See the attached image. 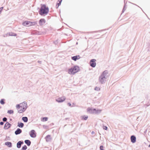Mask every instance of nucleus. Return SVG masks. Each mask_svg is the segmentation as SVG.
<instances>
[{"mask_svg":"<svg viewBox=\"0 0 150 150\" xmlns=\"http://www.w3.org/2000/svg\"><path fill=\"white\" fill-rule=\"evenodd\" d=\"M49 8L45 4L42 5L39 11V14L41 16L47 15L49 12Z\"/></svg>","mask_w":150,"mask_h":150,"instance_id":"1","label":"nucleus"},{"mask_svg":"<svg viewBox=\"0 0 150 150\" xmlns=\"http://www.w3.org/2000/svg\"><path fill=\"white\" fill-rule=\"evenodd\" d=\"M96 60L93 59H91L89 62L90 66L93 68L95 67L96 65Z\"/></svg>","mask_w":150,"mask_h":150,"instance_id":"2","label":"nucleus"},{"mask_svg":"<svg viewBox=\"0 0 150 150\" xmlns=\"http://www.w3.org/2000/svg\"><path fill=\"white\" fill-rule=\"evenodd\" d=\"M106 79V77H104L100 75L99 78V82L101 84H104L105 83L106 80L105 79Z\"/></svg>","mask_w":150,"mask_h":150,"instance_id":"3","label":"nucleus"},{"mask_svg":"<svg viewBox=\"0 0 150 150\" xmlns=\"http://www.w3.org/2000/svg\"><path fill=\"white\" fill-rule=\"evenodd\" d=\"M68 73L74 75L75 74V65L69 69Z\"/></svg>","mask_w":150,"mask_h":150,"instance_id":"4","label":"nucleus"},{"mask_svg":"<svg viewBox=\"0 0 150 150\" xmlns=\"http://www.w3.org/2000/svg\"><path fill=\"white\" fill-rule=\"evenodd\" d=\"M95 108L89 107L87 109V112L91 114H94Z\"/></svg>","mask_w":150,"mask_h":150,"instance_id":"5","label":"nucleus"},{"mask_svg":"<svg viewBox=\"0 0 150 150\" xmlns=\"http://www.w3.org/2000/svg\"><path fill=\"white\" fill-rule=\"evenodd\" d=\"M65 100V97H62L56 99V101L59 103H60L63 102Z\"/></svg>","mask_w":150,"mask_h":150,"instance_id":"6","label":"nucleus"},{"mask_svg":"<svg viewBox=\"0 0 150 150\" xmlns=\"http://www.w3.org/2000/svg\"><path fill=\"white\" fill-rule=\"evenodd\" d=\"M131 142L132 143H134L136 142V137L135 135H132L130 137Z\"/></svg>","mask_w":150,"mask_h":150,"instance_id":"7","label":"nucleus"},{"mask_svg":"<svg viewBox=\"0 0 150 150\" xmlns=\"http://www.w3.org/2000/svg\"><path fill=\"white\" fill-rule=\"evenodd\" d=\"M30 135L32 137H36V135L35 130H31L30 133Z\"/></svg>","mask_w":150,"mask_h":150,"instance_id":"8","label":"nucleus"},{"mask_svg":"<svg viewBox=\"0 0 150 150\" xmlns=\"http://www.w3.org/2000/svg\"><path fill=\"white\" fill-rule=\"evenodd\" d=\"M21 105V108H24L26 110L27 108V103L25 102H24L23 103H20Z\"/></svg>","mask_w":150,"mask_h":150,"instance_id":"9","label":"nucleus"},{"mask_svg":"<svg viewBox=\"0 0 150 150\" xmlns=\"http://www.w3.org/2000/svg\"><path fill=\"white\" fill-rule=\"evenodd\" d=\"M38 22L39 25H40L41 26L43 25L45 23L46 21L44 18H41L40 20Z\"/></svg>","mask_w":150,"mask_h":150,"instance_id":"10","label":"nucleus"},{"mask_svg":"<svg viewBox=\"0 0 150 150\" xmlns=\"http://www.w3.org/2000/svg\"><path fill=\"white\" fill-rule=\"evenodd\" d=\"M11 125L8 122H7L4 125V129H8L11 126Z\"/></svg>","mask_w":150,"mask_h":150,"instance_id":"11","label":"nucleus"},{"mask_svg":"<svg viewBox=\"0 0 150 150\" xmlns=\"http://www.w3.org/2000/svg\"><path fill=\"white\" fill-rule=\"evenodd\" d=\"M102 110L100 109L95 108L94 114L98 115L100 114L102 111Z\"/></svg>","mask_w":150,"mask_h":150,"instance_id":"12","label":"nucleus"},{"mask_svg":"<svg viewBox=\"0 0 150 150\" xmlns=\"http://www.w3.org/2000/svg\"><path fill=\"white\" fill-rule=\"evenodd\" d=\"M24 143L23 141H19L17 143V147L19 149L21 147V145Z\"/></svg>","mask_w":150,"mask_h":150,"instance_id":"13","label":"nucleus"},{"mask_svg":"<svg viewBox=\"0 0 150 150\" xmlns=\"http://www.w3.org/2000/svg\"><path fill=\"white\" fill-rule=\"evenodd\" d=\"M22 130L18 128H17L15 132V134L16 135H17L20 134L22 133Z\"/></svg>","mask_w":150,"mask_h":150,"instance_id":"14","label":"nucleus"},{"mask_svg":"<svg viewBox=\"0 0 150 150\" xmlns=\"http://www.w3.org/2000/svg\"><path fill=\"white\" fill-rule=\"evenodd\" d=\"M81 119L83 120H86L88 118V116L87 115H83L80 117Z\"/></svg>","mask_w":150,"mask_h":150,"instance_id":"15","label":"nucleus"},{"mask_svg":"<svg viewBox=\"0 0 150 150\" xmlns=\"http://www.w3.org/2000/svg\"><path fill=\"white\" fill-rule=\"evenodd\" d=\"M30 21H25L23 22L22 24L24 26H30Z\"/></svg>","mask_w":150,"mask_h":150,"instance_id":"16","label":"nucleus"},{"mask_svg":"<svg viewBox=\"0 0 150 150\" xmlns=\"http://www.w3.org/2000/svg\"><path fill=\"white\" fill-rule=\"evenodd\" d=\"M124 5L123 6V8L122 10V11L121 15L122 14V13H123L124 12V11H125V10H126V6H127V5H126L127 2L126 3L125 2V0H124Z\"/></svg>","mask_w":150,"mask_h":150,"instance_id":"17","label":"nucleus"},{"mask_svg":"<svg viewBox=\"0 0 150 150\" xmlns=\"http://www.w3.org/2000/svg\"><path fill=\"white\" fill-rule=\"evenodd\" d=\"M108 74V71L107 70H105L100 75L104 77H106V76Z\"/></svg>","mask_w":150,"mask_h":150,"instance_id":"18","label":"nucleus"},{"mask_svg":"<svg viewBox=\"0 0 150 150\" xmlns=\"http://www.w3.org/2000/svg\"><path fill=\"white\" fill-rule=\"evenodd\" d=\"M45 138L47 142H49L51 141L50 135H47Z\"/></svg>","mask_w":150,"mask_h":150,"instance_id":"19","label":"nucleus"},{"mask_svg":"<svg viewBox=\"0 0 150 150\" xmlns=\"http://www.w3.org/2000/svg\"><path fill=\"white\" fill-rule=\"evenodd\" d=\"M5 145L9 147H11L12 146V143L11 142H7L5 143Z\"/></svg>","mask_w":150,"mask_h":150,"instance_id":"20","label":"nucleus"},{"mask_svg":"<svg viewBox=\"0 0 150 150\" xmlns=\"http://www.w3.org/2000/svg\"><path fill=\"white\" fill-rule=\"evenodd\" d=\"M24 142L25 144H26L28 146H30L31 143V141L28 139L25 140L24 141Z\"/></svg>","mask_w":150,"mask_h":150,"instance_id":"21","label":"nucleus"},{"mask_svg":"<svg viewBox=\"0 0 150 150\" xmlns=\"http://www.w3.org/2000/svg\"><path fill=\"white\" fill-rule=\"evenodd\" d=\"M24 125V124L22 122H18V125L17 126L18 127L20 128H23V127Z\"/></svg>","mask_w":150,"mask_h":150,"instance_id":"22","label":"nucleus"},{"mask_svg":"<svg viewBox=\"0 0 150 150\" xmlns=\"http://www.w3.org/2000/svg\"><path fill=\"white\" fill-rule=\"evenodd\" d=\"M32 33L33 34L35 35H39L40 34V32L35 30L33 31L32 32Z\"/></svg>","mask_w":150,"mask_h":150,"instance_id":"23","label":"nucleus"},{"mask_svg":"<svg viewBox=\"0 0 150 150\" xmlns=\"http://www.w3.org/2000/svg\"><path fill=\"white\" fill-rule=\"evenodd\" d=\"M22 120L25 122H27L28 121V118L26 117H23L22 118Z\"/></svg>","mask_w":150,"mask_h":150,"instance_id":"24","label":"nucleus"},{"mask_svg":"<svg viewBox=\"0 0 150 150\" xmlns=\"http://www.w3.org/2000/svg\"><path fill=\"white\" fill-rule=\"evenodd\" d=\"M30 26H32V25H36L37 24V21H35V22H30Z\"/></svg>","mask_w":150,"mask_h":150,"instance_id":"25","label":"nucleus"},{"mask_svg":"<svg viewBox=\"0 0 150 150\" xmlns=\"http://www.w3.org/2000/svg\"><path fill=\"white\" fill-rule=\"evenodd\" d=\"M80 70V69L79 67L77 65H76V73L79 71Z\"/></svg>","mask_w":150,"mask_h":150,"instance_id":"26","label":"nucleus"},{"mask_svg":"<svg viewBox=\"0 0 150 150\" xmlns=\"http://www.w3.org/2000/svg\"><path fill=\"white\" fill-rule=\"evenodd\" d=\"M26 110L25 109L23 108L22 109H20L18 110V112L19 113H21L24 112Z\"/></svg>","mask_w":150,"mask_h":150,"instance_id":"27","label":"nucleus"},{"mask_svg":"<svg viewBox=\"0 0 150 150\" xmlns=\"http://www.w3.org/2000/svg\"><path fill=\"white\" fill-rule=\"evenodd\" d=\"M5 99H2L0 101V103L2 105H4L5 103Z\"/></svg>","mask_w":150,"mask_h":150,"instance_id":"28","label":"nucleus"},{"mask_svg":"<svg viewBox=\"0 0 150 150\" xmlns=\"http://www.w3.org/2000/svg\"><path fill=\"white\" fill-rule=\"evenodd\" d=\"M94 89L95 91H99L100 90V88L99 87L96 86L95 87Z\"/></svg>","mask_w":150,"mask_h":150,"instance_id":"29","label":"nucleus"},{"mask_svg":"<svg viewBox=\"0 0 150 150\" xmlns=\"http://www.w3.org/2000/svg\"><path fill=\"white\" fill-rule=\"evenodd\" d=\"M7 113L9 114H13V110H9L7 111Z\"/></svg>","mask_w":150,"mask_h":150,"instance_id":"30","label":"nucleus"},{"mask_svg":"<svg viewBox=\"0 0 150 150\" xmlns=\"http://www.w3.org/2000/svg\"><path fill=\"white\" fill-rule=\"evenodd\" d=\"M9 35L11 36H16V34L12 33H9Z\"/></svg>","mask_w":150,"mask_h":150,"instance_id":"31","label":"nucleus"},{"mask_svg":"<svg viewBox=\"0 0 150 150\" xmlns=\"http://www.w3.org/2000/svg\"><path fill=\"white\" fill-rule=\"evenodd\" d=\"M67 105L71 107H73L74 106V103H73L71 105V103H67Z\"/></svg>","mask_w":150,"mask_h":150,"instance_id":"32","label":"nucleus"},{"mask_svg":"<svg viewBox=\"0 0 150 150\" xmlns=\"http://www.w3.org/2000/svg\"><path fill=\"white\" fill-rule=\"evenodd\" d=\"M27 148V147L26 145H24L22 148V150H26Z\"/></svg>","mask_w":150,"mask_h":150,"instance_id":"33","label":"nucleus"},{"mask_svg":"<svg viewBox=\"0 0 150 150\" xmlns=\"http://www.w3.org/2000/svg\"><path fill=\"white\" fill-rule=\"evenodd\" d=\"M81 58L80 56L79 55H76V61L77 60Z\"/></svg>","mask_w":150,"mask_h":150,"instance_id":"34","label":"nucleus"},{"mask_svg":"<svg viewBox=\"0 0 150 150\" xmlns=\"http://www.w3.org/2000/svg\"><path fill=\"white\" fill-rule=\"evenodd\" d=\"M104 146L103 145H100V150H105L104 149Z\"/></svg>","mask_w":150,"mask_h":150,"instance_id":"35","label":"nucleus"},{"mask_svg":"<svg viewBox=\"0 0 150 150\" xmlns=\"http://www.w3.org/2000/svg\"><path fill=\"white\" fill-rule=\"evenodd\" d=\"M48 118L47 117H44L43 118V121H46L47 120Z\"/></svg>","mask_w":150,"mask_h":150,"instance_id":"36","label":"nucleus"},{"mask_svg":"<svg viewBox=\"0 0 150 150\" xmlns=\"http://www.w3.org/2000/svg\"><path fill=\"white\" fill-rule=\"evenodd\" d=\"M16 108L18 109L20 108L21 107L20 103L19 104H17L16 105Z\"/></svg>","mask_w":150,"mask_h":150,"instance_id":"37","label":"nucleus"},{"mask_svg":"<svg viewBox=\"0 0 150 150\" xmlns=\"http://www.w3.org/2000/svg\"><path fill=\"white\" fill-rule=\"evenodd\" d=\"M103 128L104 130H107L108 129V127L106 126L103 125Z\"/></svg>","mask_w":150,"mask_h":150,"instance_id":"38","label":"nucleus"},{"mask_svg":"<svg viewBox=\"0 0 150 150\" xmlns=\"http://www.w3.org/2000/svg\"><path fill=\"white\" fill-rule=\"evenodd\" d=\"M7 120V119L6 117H4L2 119V120L4 122H6Z\"/></svg>","mask_w":150,"mask_h":150,"instance_id":"39","label":"nucleus"},{"mask_svg":"<svg viewBox=\"0 0 150 150\" xmlns=\"http://www.w3.org/2000/svg\"><path fill=\"white\" fill-rule=\"evenodd\" d=\"M61 2H59V3H57L56 5V6H57V5H58V6H59L61 4Z\"/></svg>","mask_w":150,"mask_h":150,"instance_id":"40","label":"nucleus"},{"mask_svg":"<svg viewBox=\"0 0 150 150\" xmlns=\"http://www.w3.org/2000/svg\"><path fill=\"white\" fill-rule=\"evenodd\" d=\"M3 9V7H2L0 8V14H1L2 11Z\"/></svg>","mask_w":150,"mask_h":150,"instance_id":"41","label":"nucleus"},{"mask_svg":"<svg viewBox=\"0 0 150 150\" xmlns=\"http://www.w3.org/2000/svg\"><path fill=\"white\" fill-rule=\"evenodd\" d=\"M72 59L75 61V56L71 57Z\"/></svg>","mask_w":150,"mask_h":150,"instance_id":"42","label":"nucleus"},{"mask_svg":"<svg viewBox=\"0 0 150 150\" xmlns=\"http://www.w3.org/2000/svg\"><path fill=\"white\" fill-rule=\"evenodd\" d=\"M4 122H0V125H4Z\"/></svg>","mask_w":150,"mask_h":150,"instance_id":"43","label":"nucleus"},{"mask_svg":"<svg viewBox=\"0 0 150 150\" xmlns=\"http://www.w3.org/2000/svg\"><path fill=\"white\" fill-rule=\"evenodd\" d=\"M54 44H56L57 43V40H56V41H54Z\"/></svg>","mask_w":150,"mask_h":150,"instance_id":"44","label":"nucleus"},{"mask_svg":"<svg viewBox=\"0 0 150 150\" xmlns=\"http://www.w3.org/2000/svg\"><path fill=\"white\" fill-rule=\"evenodd\" d=\"M91 134H95V132L93 131H92V132H91Z\"/></svg>","mask_w":150,"mask_h":150,"instance_id":"45","label":"nucleus"},{"mask_svg":"<svg viewBox=\"0 0 150 150\" xmlns=\"http://www.w3.org/2000/svg\"><path fill=\"white\" fill-rule=\"evenodd\" d=\"M62 0H58V1H59V2H61V3L62 2Z\"/></svg>","mask_w":150,"mask_h":150,"instance_id":"46","label":"nucleus"},{"mask_svg":"<svg viewBox=\"0 0 150 150\" xmlns=\"http://www.w3.org/2000/svg\"><path fill=\"white\" fill-rule=\"evenodd\" d=\"M38 63H40L41 62V61L39 60V61H38Z\"/></svg>","mask_w":150,"mask_h":150,"instance_id":"47","label":"nucleus"},{"mask_svg":"<svg viewBox=\"0 0 150 150\" xmlns=\"http://www.w3.org/2000/svg\"><path fill=\"white\" fill-rule=\"evenodd\" d=\"M149 50H150V43L149 46Z\"/></svg>","mask_w":150,"mask_h":150,"instance_id":"48","label":"nucleus"},{"mask_svg":"<svg viewBox=\"0 0 150 150\" xmlns=\"http://www.w3.org/2000/svg\"><path fill=\"white\" fill-rule=\"evenodd\" d=\"M147 131V130H146L144 132V133H146Z\"/></svg>","mask_w":150,"mask_h":150,"instance_id":"49","label":"nucleus"},{"mask_svg":"<svg viewBox=\"0 0 150 150\" xmlns=\"http://www.w3.org/2000/svg\"><path fill=\"white\" fill-rule=\"evenodd\" d=\"M134 4V5H136V6H137L138 7H139V6H137V5H136V4Z\"/></svg>","mask_w":150,"mask_h":150,"instance_id":"50","label":"nucleus"},{"mask_svg":"<svg viewBox=\"0 0 150 150\" xmlns=\"http://www.w3.org/2000/svg\"><path fill=\"white\" fill-rule=\"evenodd\" d=\"M97 32V31H95L94 32H93V33H96Z\"/></svg>","mask_w":150,"mask_h":150,"instance_id":"51","label":"nucleus"},{"mask_svg":"<svg viewBox=\"0 0 150 150\" xmlns=\"http://www.w3.org/2000/svg\"><path fill=\"white\" fill-rule=\"evenodd\" d=\"M78 42H76V45H78Z\"/></svg>","mask_w":150,"mask_h":150,"instance_id":"52","label":"nucleus"},{"mask_svg":"<svg viewBox=\"0 0 150 150\" xmlns=\"http://www.w3.org/2000/svg\"><path fill=\"white\" fill-rule=\"evenodd\" d=\"M59 6H58V5H57V6H56V8H58Z\"/></svg>","mask_w":150,"mask_h":150,"instance_id":"53","label":"nucleus"},{"mask_svg":"<svg viewBox=\"0 0 150 150\" xmlns=\"http://www.w3.org/2000/svg\"><path fill=\"white\" fill-rule=\"evenodd\" d=\"M148 147H150V144H149L148 145Z\"/></svg>","mask_w":150,"mask_h":150,"instance_id":"54","label":"nucleus"},{"mask_svg":"<svg viewBox=\"0 0 150 150\" xmlns=\"http://www.w3.org/2000/svg\"><path fill=\"white\" fill-rule=\"evenodd\" d=\"M1 107L0 106V108H1Z\"/></svg>","mask_w":150,"mask_h":150,"instance_id":"55","label":"nucleus"},{"mask_svg":"<svg viewBox=\"0 0 150 150\" xmlns=\"http://www.w3.org/2000/svg\"><path fill=\"white\" fill-rule=\"evenodd\" d=\"M10 120H11L12 119H11Z\"/></svg>","mask_w":150,"mask_h":150,"instance_id":"56","label":"nucleus"}]
</instances>
